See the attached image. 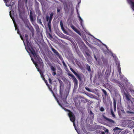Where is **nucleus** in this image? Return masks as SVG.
<instances>
[{
	"mask_svg": "<svg viewBox=\"0 0 134 134\" xmlns=\"http://www.w3.org/2000/svg\"><path fill=\"white\" fill-rule=\"evenodd\" d=\"M133 100H134V98H133Z\"/></svg>",
	"mask_w": 134,
	"mask_h": 134,
	"instance_id": "774afa93",
	"label": "nucleus"
},
{
	"mask_svg": "<svg viewBox=\"0 0 134 134\" xmlns=\"http://www.w3.org/2000/svg\"><path fill=\"white\" fill-rule=\"evenodd\" d=\"M59 93L60 96V97L61 98H62V91L61 90V88H60V92H59Z\"/></svg>",
	"mask_w": 134,
	"mask_h": 134,
	"instance_id": "cd10ccee",
	"label": "nucleus"
},
{
	"mask_svg": "<svg viewBox=\"0 0 134 134\" xmlns=\"http://www.w3.org/2000/svg\"><path fill=\"white\" fill-rule=\"evenodd\" d=\"M46 84L47 85V86H48V87L49 91L51 92L53 94V96L55 98L56 97L55 95V94L54 93V92L52 90V88L51 86V85H49L48 84V83L47 82V83H46Z\"/></svg>",
	"mask_w": 134,
	"mask_h": 134,
	"instance_id": "9d476101",
	"label": "nucleus"
},
{
	"mask_svg": "<svg viewBox=\"0 0 134 134\" xmlns=\"http://www.w3.org/2000/svg\"><path fill=\"white\" fill-rule=\"evenodd\" d=\"M60 25L61 27L63 26L62 21H60Z\"/></svg>",
	"mask_w": 134,
	"mask_h": 134,
	"instance_id": "49530a36",
	"label": "nucleus"
},
{
	"mask_svg": "<svg viewBox=\"0 0 134 134\" xmlns=\"http://www.w3.org/2000/svg\"><path fill=\"white\" fill-rule=\"evenodd\" d=\"M103 44V45L104 46H105L106 48H107V46H106V45H105V44Z\"/></svg>",
	"mask_w": 134,
	"mask_h": 134,
	"instance_id": "13d9d810",
	"label": "nucleus"
},
{
	"mask_svg": "<svg viewBox=\"0 0 134 134\" xmlns=\"http://www.w3.org/2000/svg\"><path fill=\"white\" fill-rule=\"evenodd\" d=\"M99 134H105V132L102 131H99Z\"/></svg>",
	"mask_w": 134,
	"mask_h": 134,
	"instance_id": "72a5a7b5",
	"label": "nucleus"
},
{
	"mask_svg": "<svg viewBox=\"0 0 134 134\" xmlns=\"http://www.w3.org/2000/svg\"><path fill=\"white\" fill-rule=\"evenodd\" d=\"M128 3L131 6L132 9L134 11V0H127Z\"/></svg>",
	"mask_w": 134,
	"mask_h": 134,
	"instance_id": "1a4fd4ad",
	"label": "nucleus"
},
{
	"mask_svg": "<svg viewBox=\"0 0 134 134\" xmlns=\"http://www.w3.org/2000/svg\"><path fill=\"white\" fill-rule=\"evenodd\" d=\"M118 71L119 73V74L120 75L121 73V68H119V69H118Z\"/></svg>",
	"mask_w": 134,
	"mask_h": 134,
	"instance_id": "79ce46f5",
	"label": "nucleus"
},
{
	"mask_svg": "<svg viewBox=\"0 0 134 134\" xmlns=\"http://www.w3.org/2000/svg\"><path fill=\"white\" fill-rule=\"evenodd\" d=\"M31 31L32 32V33L33 34L34 33V29L33 28H32V29H31Z\"/></svg>",
	"mask_w": 134,
	"mask_h": 134,
	"instance_id": "37998d69",
	"label": "nucleus"
},
{
	"mask_svg": "<svg viewBox=\"0 0 134 134\" xmlns=\"http://www.w3.org/2000/svg\"><path fill=\"white\" fill-rule=\"evenodd\" d=\"M49 65L52 71H56V68L55 67H54L51 64H49Z\"/></svg>",
	"mask_w": 134,
	"mask_h": 134,
	"instance_id": "f3484780",
	"label": "nucleus"
},
{
	"mask_svg": "<svg viewBox=\"0 0 134 134\" xmlns=\"http://www.w3.org/2000/svg\"><path fill=\"white\" fill-rule=\"evenodd\" d=\"M130 101H131V102L132 103V104H133V102L131 100H130Z\"/></svg>",
	"mask_w": 134,
	"mask_h": 134,
	"instance_id": "052dcab7",
	"label": "nucleus"
},
{
	"mask_svg": "<svg viewBox=\"0 0 134 134\" xmlns=\"http://www.w3.org/2000/svg\"><path fill=\"white\" fill-rule=\"evenodd\" d=\"M37 22L40 24L42 25L41 19L38 18L37 19Z\"/></svg>",
	"mask_w": 134,
	"mask_h": 134,
	"instance_id": "b1692460",
	"label": "nucleus"
},
{
	"mask_svg": "<svg viewBox=\"0 0 134 134\" xmlns=\"http://www.w3.org/2000/svg\"><path fill=\"white\" fill-rule=\"evenodd\" d=\"M80 23H81V25H82V22L83 21V20H82V19H81V20H79Z\"/></svg>",
	"mask_w": 134,
	"mask_h": 134,
	"instance_id": "8fccbe9b",
	"label": "nucleus"
},
{
	"mask_svg": "<svg viewBox=\"0 0 134 134\" xmlns=\"http://www.w3.org/2000/svg\"><path fill=\"white\" fill-rule=\"evenodd\" d=\"M77 14H78V17L79 18V20H81V19L82 18H81L79 14V13H78V10H77Z\"/></svg>",
	"mask_w": 134,
	"mask_h": 134,
	"instance_id": "7c9ffc66",
	"label": "nucleus"
},
{
	"mask_svg": "<svg viewBox=\"0 0 134 134\" xmlns=\"http://www.w3.org/2000/svg\"><path fill=\"white\" fill-rule=\"evenodd\" d=\"M52 20L49 19L48 23V25H51V21Z\"/></svg>",
	"mask_w": 134,
	"mask_h": 134,
	"instance_id": "58836bf2",
	"label": "nucleus"
},
{
	"mask_svg": "<svg viewBox=\"0 0 134 134\" xmlns=\"http://www.w3.org/2000/svg\"><path fill=\"white\" fill-rule=\"evenodd\" d=\"M61 28L62 30L63 31V32L64 33L66 34H68V32L65 30L63 26H62L61 27Z\"/></svg>",
	"mask_w": 134,
	"mask_h": 134,
	"instance_id": "aec40b11",
	"label": "nucleus"
},
{
	"mask_svg": "<svg viewBox=\"0 0 134 134\" xmlns=\"http://www.w3.org/2000/svg\"><path fill=\"white\" fill-rule=\"evenodd\" d=\"M88 44H89V46H90L91 45L90 44H89V43H88Z\"/></svg>",
	"mask_w": 134,
	"mask_h": 134,
	"instance_id": "0e129e2a",
	"label": "nucleus"
},
{
	"mask_svg": "<svg viewBox=\"0 0 134 134\" xmlns=\"http://www.w3.org/2000/svg\"><path fill=\"white\" fill-rule=\"evenodd\" d=\"M48 25L49 31L51 32V25Z\"/></svg>",
	"mask_w": 134,
	"mask_h": 134,
	"instance_id": "c85d7f7f",
	"label": "nucleus"
},
{
	"mask_svg": "<svg viewBox=\"0 0 134 134\" xmlns=\"http://www.w3.org/2000/svg\"><path fill=\"white\" fill-rule=\"evenodd\" d=\"M17 33L18 34H19L20 35H21V34L20 32V31H19V30L18 29L17 30Z\"/></svg>",
	"mask_w": 134,
	"mask_h": 134,
	"instance_id": "c03bdc74",
	"label": "nucleus"
},
{
	"mask_svg": "<svg viewBox=\"0 0 134 134\" xmlns=\"http://www.w3.org/2000/svg\"><path fill=\"white\" fill-rule=\"evenodd\" d=\"M100 110L101 111H104V109L103 107H101L100 109Z\"/></svg>",
	"mask_w": 134,
	"mask_h": 134,
	"instance_id": "e433bc0d",
	"label": "nucleus"
},
{
	"mask_svg": "<svg viewBox=\"0 0 134 134\" xmlns=\"http://www.w3.org/2000/svg\"><path fill=\"white\" fill-rule=\"evenodd\" d=\"M52 74L53 76H54L56 74V72L55 71H53V72H52Z\"/></svg>",
	"mask_w": 134,
	"mask_h": 134,
	"instance_id": "f704fd0d",
	"label": "nucleus"
},
{
	"mask_svg": "<svg viewBox=\"0 0 134 134\" xmlns=\"http://www.w3.org/2000/svg\"><path fill=\"white\" fill-rule=\"evenodd\" d=\"M31 53L32 54L34 59L36 60V62L34 61L32 58H31V59L35 65L38 71L39 72L41 77L42 78L44 77V76L41 70V69H42L44 67L42 61L39 56L36 53V52L31 48Z\"/></svg>",
	"mask_w": 134,
	"mask_h": 134,
	"instance_id": "f257e3e1",
	"label": "nucleus"
},
{
	"mask_svg": "<svg viewBox=\"0 0 134 134\" xmlns=\"http://www.w3.org/2000/svg\"><path fill=\"white\" fill-rule=\"evenodd\" d=\"M129 123H130L129 125V127L131 128H133L134 127V123L132 121H130Z\"/></svg>",
	"mask_w": 134,
	"mask_h": 134,
	"instance_id": "2eb2a0df",
	"label": "nucleus"
},
{
	"mask_svg": "<svg viewBox=\"0 0 134 134\" xmlns=\"http://www.w3.org/2000/svg\"><path fill=\"white\" fill-rule=\"evenodd\" d=\"M57 102L58 103L59 105H60L61 106V107H62V106L60 105V104L59 103V101L58 100V99H57Z\"/></svg>",
	"mask_w": 134,
	"mask_h": 134,
	"instance_id": "5fc2aeb1",
	"label": "nucleus"
},
{
	"mask_svg": "<svg viewBox=\"0 0 134 134\" xmlns=\"http://www.w3.org/2000/svg\"><path fill=\"white\" fill-rule=\"evenodd\" d=\"M114 134H119L121 132V130L117 127H115L113 129Z\"/></svg>",
	"mask_w": 134,
	"mask_h": 134,
	"instance_id": "0eeeda50",
	"label": "nucleus"
},
{
	"mask_svg": "<svg viewBox=\"0 0 134 134\" xmlns=\"http://www.w3.org/2000/svg\"><path fill=\"white\" fill-rule=\"evenodd\" d=\"M4 2H5V3H6V5L7 6V7H9L10 6V4H8L7 3L8 2H9V0H4Z\"/></svg>",
	"mask_w": 134,
	"mask_h": 134,
	"instance_id": "412c9836",
	"label": "nucleus"
},
{
	"mask_svg": "<svg viewBox=\"0 0 134 134\" xmlns=\"http://www.w3.org/2000/svg\"><path fill=\"white\" fill-rule=\"evenodd\" d=\"M70 25L72 29L76 32L77 33L80 35H81V34L80 32L72 24H70Z\"/></svg>",
	"mask_w": 134,
	"mask_h": 134,
	"instance_id": "6e6552de",
	"label": "nucleus"
},
{
	"mask_svg": "<svg viewBox=\"0 0 134 134\" xmlns=\"http://www.w3.org/2000/svg\"><path fill=\"white\" fill-rule=\"evenodd\" d=\"M87 69L89 71H91V69L90 66L87 65L86 66Z\"/></svg>",
	"mask_w": 134,
	"mask_h": 134,
	"instance_id": "a878e982",
	"label": "nucleus"
},
{
	"mask_svg": "<svg viewBox=\"0 0 134 134\" xmlns=\"http://www.w3.org/2000/svg\"><path fill=\"white\" fill-rule=\"evenodd\" d=\"M85 88L86 89V90H87V91L89 92H91V91L90 90V89L88 88L87 87H85Z\"/></svg>",
	"mask_w": 134,
	"mask_h": 134,
	"instance_id": "2f4dec72",
	"label": "nucleus"
},
{
	"mask_svg": "<svg viewBox=\"0 0 134 134\" xmlns=\"http://www.w3.org/2000/svg\"><path fill=\"white\" fill-rule=\"evenodd\" d=\"M89 95L90 96H93V95L92 94H89Z\"/></svg>",
	"mask_w": 134,
	"mask_h": 134,
	"instance_id": "4d7b16f0",
	"label": "nucleus"
},
{
	"mask_svg": "<svg viewBox=\"0 0 134 134\" xmlns=\"http://www.w3.org/2000/svg\"><path fill=\"white\" fill-rule=\"evenodd\" d=\"M38 10V11L39 10H38H38Z\"/></svg>",
	"mask_w": 134,
	"mask_h": 134,
	"instance_id": "338daca9",
	"label": "nucleus"
},
{
	"mask_svg": "<svg viewBox=\"0 0 134 134\" xmlns=\"http://www.w3.org/2000/svg\"><path fill=\"white\" fill-rule=\"evenodd\" d=\"M102 90L103 93L106 96L108 95L106 91L104 89H102Z\"/></svg>",
	"mask_w": 134,
	"mask_h": 134,
	"instance_id": "4be33fe9",
	"label": "nucleus"
},
{
	"mask_svg": "<svg viewBox=\"0 0 134 134\" xmlns=\"http://www.w3.org/2000/svg\"><path fill=\"white\" fill-rule=\"evenodd\" d=\"M94 58L96 60V61H97V58L95 54L94 55Z\"/></svg>",
	"mask_w": 134,
	"mask_h": 134,
	"instance_id": "603ef678",
	"label": "nucleus"
},
{
	"mask_svg": "<svg viewBox=\"0 0 134 134\" xmlns=\"http://www.w3.org/2000/svg\"><path fill=\"white\" fill-rule=\"evenodd\" d=\"M36 30L37 32H39L40 29L38 26H37L36 27Z\"/></svg>",
	"mask_w": 134,
	"mask_h": 134,
	"instance_id": "c756f323",
	"label": "nucleus"
},
{
	"mask_svg": "<svg viewBox=\"0 0 134 134\" xmlns=\"http://www.w3.org/2000/svg\"><path fill=\"white\" fill-rule=\"evenodd\" d=\"M62 63H63V65H64V66H65V67L66 66V65L65 63L64 62V61Z\"/></svg>",
	"mask_w": 134,
	"mask_h": 134,
	"instance_id": "de8ad7c7",
	"label": "nucleus"
},
{
	"mask_svg": "<svg viewBox=\"0 0 134 134\" xmlns=\"http://www.w3.org/2000/svg\"><path fill=\"white\" fill-rule=\"evenodd\" d=\"M80 98L84 99V100H82V101L84 103H86L89 102V100L88 99L83 97L81 96L80 97Z\"/></svg>",
	"mask_w": 134,
	"mask_h": 134,
	"instance_id": "a211bd4d",
	"label": "nucleus"
},
{
	"mask_svg": "<svg viewBox=\"0 0 134 134\" xmlns=\"http://www.w3.org/2000/svg\"><path fill=\"white\" fill-rule=\"evenodd\" d=\"M100 75H99V77H100Z\"/></svg>",
	"mask_w": 134,
	"mask_h": 134,
	"instance_id": "69168bd1",
	"label": "nucleus"
},
{
	"mask_svg": "<svg viewBox=\"0 0 134 134\" xmlns=\"http://www.w3.org/2000/svg\"><path fill=\"white\" fill-rule=\"evenodd\" d=\"M127 113L129 114H133L134 113L133 112L129 111H127Z\"/></svg>",
	"mask_w": 134,
	"mask_h": 134,
	"instance_id": "a18cd8bd",
	"label": "nucleus"
},
{
	"mask_svg": "<svg viewBox=\"0 0 134 134\" xmlns=\"http://www.w3.org/2000/svg\"><path fill=\"white\" fill-rule=\"evenodd\" d=\"M19 15L20 17V18H21V13H20L19 14Z\"/></svg>",
	"mask_w": 134,
	"mask_h": 134,
	"instance_id": "680f3d73",
	"label": "nucleus"
},
{
	"mask_svg": "<svg viewBox=\"0 0 134 134\" xmlns=\"http://www.w3.org/2000/svg\"><path fill=\"white\" fill-rule=\"evenodd\" d=\"M42 78L43 80H44L45 82L46 83L47 82V81L45 80V78L44 77H43Z\"/></svg>",
	"mask_w": 134,
	"mask_h": 134,
	"instance_id": "ea45409f",
	"label": "nucleus"
},
{
	"mask_svg": "<svg viewBox=\"0 0 134 134\" xmlns=\"http://www.w3.org/2000/svg\"><path fill=\"white\" fill-rule=\"evenodd\" d=\"M101 59L102 60V61L104 64H106L108 63L107 60L106 58H105L103 56H102L101 57Z\"/></svg>",
	"mask_w": 134,
	"mask_h": 134,
	"instance_id": "4468645a",
	"label": "nucleus"
},
{
	"mask_svg": "<svg viewBox=\"0 0 134 134\" xmlns=\"http://www.w3.org/2000/svg\"><path fill=\"white\" fill-rule=\"evenodd\" d=\"M63 109H64L65 111H67L69 112L68 114V116L70 118V121L73 122L74 126L75 127V118L74 114L70 110L67 109H66L64 108H63Z\"/></svg>",
	"mask_w": 134,
	"mask_h": 134,
	"instance_id": "f03ea898",
	"label": "nucleus"
},
{
	"mask_svg": "<svg viewBox=\"0 0 134 134\" xmlns=\"http://www.w3.org/2000/svg\"><path fill=\"white\" fill-rule=\"evenodd\" d=\"M68 96L67 94H64L63 96V102L65 104L67 103V102L66 101V98Z\"/></svg>",
	"mask_w": 134,
	"mask_h": 134,
	"instance_id": "ddd939ff",
	"label": "nucleus"
},
{
	"mask_svg": "<svg viewBox=\"0 0 134 134\" xmlns=\"http://www.w3.org/2000/svg\"><path fill=\"white\" fill-rule=\"evenodd\" d=\"M68 75L71 77L72 79L75 86H77L78 85V81L75 76L72 74L69 73H68Z\"/></svg>",
	"mask_w": 134,
	"mask_h": 134,
	"instance_id": "7ed1b4c3",
	"label": "nucleus"
},
{
	"mask_svg": "<svg viewBox=\"0 0 134 134\" xmlns=\"http://www.w3.org/2000/svg\"><path fill=\"white\" fill-rule=\"evenodd\" d=\"M30 21L31 22H32L34 21V19L33 16L32 12L31 10H30Z\"/></svg>",
	"mask_w": 134,
	"mask_h": 134,
	"instance_id": "dca6fc26",
	"label": "nucleus"
},
{
	"mask_svg": "<svg viewBox=\"0 0 134 134\" xmlns=\"http://www.w3.org/2000/svg\"><path fill=\"white\" fill-rule=\"evenodd\" d=\"M70 69L71 71L76 76L79 81L81 82L82 81V79L80 75L76 72L72 68H70Z\"/></svg>",
	"mask_w": 134,
	"mask_h": 134,
	"instance_id": "39448f33",
	"label": "nucleus"
},
{
	"mask_svg": "<svg viewBox=\"0 0 134 134\" xmlns=\"http://www.w3.org/2000/svg\"><path fill=\"white\" fill-rule=\"evenodd\" d=\"M49 82L50 84H52V81L51 79L50 78H49L48 79Z\"/></svg>",
	"mask_w": 134,
	"mask_h": 134,
	"instance_id": "473e14b6",
	"label": "nucleus"
},
{
	"mask_svg": "<svg viewBox=\"0 0 134 134\" xmlns=\"http://www.w3.org/2000/svg\"><path fill=\"white\" fill-rule=\"evenodd\" d=\"M67 7H68L67 5V4H66V8H67Z\"/></svg>",
	"mask_w": 134,
	"mask_h": 134,
	"instance_id": "e2e57ef3",
	"label": "nucleus"
},
{
	"mask_svg": "<svg viewBox=\"0 0 134 134\" xmlns=\"http://www.w3.org/2000/svg\"><path fill=\"white\" fill-rule=\"evenodd\" d=\"M53 14H53V12H52L50 14V16H49V19H50V20H52V17L53 15Z\"/></svg>",
	"mask_w": 134,
	"mask_h": 134,
	"instance_id": "393cba45",
	"label": "nucleus"
},
{
	"mask_svg": "<svg viewBox=\"0 0 134 134\" xmlns=\"http://www.w3.org/2000/svg\"><path fill=\"white\" fill-rule=\"evenodd\" d=\"M105 131L106 132H107V133H108L109 132V130L107 129H106L105 130Z\"/></svg>",
	"mask_w": 134,
	"mask_h": 134,
	"instance_id": "864d4df0",
	"label": "nucleus"
},
{
	"mask_svg": "<svg viewBox=\"0 0 134 134\" xmlns=\"http://www.w3.org/2000/svg\"><path fill=\"white\" fill-rule=\"evenodd\" d=\"M20 35V38H21V39L22 40L24 41V39H23V37L21 36V35Z\"/></svg>",
	"mask_w": 134,
	"mask_h": 134,
	"instance_id": "3c124183",
	"label": "nucleus"
},
{
	"mask_svg": "<svg viewBox=\"0 0 134 134\" xmlns=\"http://www.w3.org/2000/svg\"><path fill=\"white\" fill-rule=\"evenodd\" d=\"M90 114H93L92 112L91 111H90Z\"/></svg>",
	"mask_w": 134,
	"mask_h": 134,
	"instance_id": "bf43d9fd",
	"label": "nucleus"
},
{
	"mask_svg": "<svg viewBox=\"0 0 134 134\" xmlns=\"http://www.w3.org/2000/svg\"><path fill=\"white\" fill-rule=\"evenodd\" d=\"M10 17L12 19L13 21H14L13 18V17H12V16L11 11H10Z\"/></svg>",
	"mask_w": 134,
	"mask_h": 134,
	"instance_id": "4c0bfd02",
	"label": "nucleus"
},
{
	"mask_svg": "<svg viewBox=\"0 0 134 134\" xmlns=\"http://www.w3.org/2000/svg\"><path fill=\"white\" fill-rule=\"evenodd\" d=\"M52 50L54 53L59 58H60L61 56L59 53L55 49L52 47Z\"/></svg>",
	"mask_w": 134,
	"mask_h": 134,
	"instance_id": "9b49d317",
	"label": "nucleus"
},
{
	"mask_svg": "<svg viewBox=\"0 0 134 134\" xmlns=\"http://www.w3.org/2000/svg\"><path fill=\"white\" fill-rule=\"evenodd\" d=\"M25 37L26 38V40L27 43V44L28 46L29 47V50L30 51V52L31 53V48L32 49L34 50L35 52V50L34 49L33 47H32L30 45V44L28 38V35L27 34H25Z\"/></svg>",
	"mask_w": 134,
	"mask_h": 134,
	"instance_id": "20e7f679",
	"label": "nucleus"
},
{
	"mask_svg": "<svg viewBox=\"0 0 134 134\" xmlns=\"http://www.w3.org/2000/svg\"><path fill=\"white\" fill-rule=\"evenodd\" d=\"M103 118L106 120L107 122L109 123V124H110L112 125H114L115 123V121L112 120L111 119H109L108 118L106 117H105L104 115L103 116Z\"/></svg>",
	"mask_w": 134,
	"mask_h": 134,
	"instance_id": "423d86ee",
	"label": "nucleus"
},
{
	"mask_svg": "<svg viewBox=\"0 0 134 134\" xmlns=\"http://www.w3.org/2000/svg\"><path fill=\"white\" fill-rule=\"evenodd\" d=\"M113 105L114 108V109H115L116 107V102L115 99L113 101Z\"/></svg>",
	"mask_w": 134,
	"mask_h": 134,
	"instance_id": "5701e85b",
	"label": "nucleus"
},
{
	"mask_svg": "<svg viewBox=\"0 0 134 134\" xmlns=\"http://www.w3.org/2000/svg\"><path fill=\"white\" fill-rule=\"evenodd\" d=\"M126 97V100L128 101H130L131 100L130 98L131 97V96L128 93H124Z\"/></svg>",
	"mask_w": 134,
	"mask_h": 134,
	"instance_id": "f8f14e48",
	"label": "nucleus"
},
{
	"mask_svg": "<svg viewBox=\"0 0 134 134\" xmlns=\"http://www.w3.org/2000/svg\"><path fill=\"white\" fill-rule=\"evenodd\" d=\"M59 82L60 83V84L62 85L63 84V82L61 80H59Z\"/></svg>",
	"mask_w": 134,
	"mask_h": 134,
	"instance_id": "09e8293b",
	"label": "nucleus"
},
{
	"mask_svg": "<svg viewBox=\"0 0 134 134\" xmlns=\"http://www.w3.org/2000/svg\"><path fill=\"white\" fill-rule=\"evenodd\" d=\"M48 35L51 38L52 37V35L50 33L48 34Z\"/></svg>",
	"mask_w": 134,
	"mask_h": 134,
	"instance_id": "6e6d98bb",
	"label": "nucleus"
},
{
	"mask_svg": "<svg viewBox=\"0 0 134 134\" xmlns=\"http://www.w3.org/2000/svg\"><path fill=\"white\" fill-rule=\"evenodd\" d=\"M62 8L61 6L57 7V13L58 14L60 11L62 10Z\"/></svg>",
	"mask_w": 134,
	"mask_h": 134,
	"instance_id": "6ab92c4d",
	"label": "nucleus"
},
{
	"mask_svg": "<svg viewBox=\"0 0 134 134\" xmlns=\"http://www.w3.org/2000/svg\"><path fill=\"white\" fill-rule=\"evenodd\" d=\"M118 69H119V68H121L120 67V63H118Z\"/></svg>",
	"mask_w": 134,
	"mask_h": 134,
	"instance_id": "a19ab883",
	"label": "nucleus"
},
{
	"mask_svg": "<svg viewBox=\"0 0 134 134\" xmlns=\"http://www.w3.org/2000/svg\"><path fill=\"white\" fill-rule=\"evenodd\" d=\"M111 114L112 115V116L113 117L115 118V114H114V112H113V110L112 109H111Z\"/></svg>",
	"mask_w": 134,
	"mask_h": 134,
	"instance_id": "bb28decb",
	"label": "nucleus"
},
{
	"mask_svg": "<svg viewBox=\"0 0 134 134\" xmlns=\"http://www.w3.org/2000/svg\"><path fill=\"white\" fill-rule=\"evenodd\" d=\"M49 17L48 15L46 16V20L47 21H48L49 20Z\"/></svg>",
	"mask_w": 134,
	"mask_h": 134,
	"instance_id": "c9c22d12",
	"label": "nucleus"
}]
</instances>
